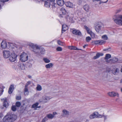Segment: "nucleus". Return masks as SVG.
Instances as JSON below:
<instances>
[{"mask_svg": "<svg viewBox=\"0 0 122 122\" xmlns=\"http://www.w3.org/2000/svg\"><path fill=\"white\" fill-rule=\"evenodd\" d=\"M29 45L33 49L32 51L35 54L41 55L44 54L45 53L44 49L41 46L33 43H30Z\"/></svg>", "mask_w": 122, "mask_h": 122, "instance_id": "obj_1", "label": "nucleus"}, {"mask_svg": "<svg viewBox=\"0 0 122 122\" xmlns=\"http://www.w3.org/2000/svg\"><path fill=\"white\" fill-rule=\"evenodd\" d=\"M16 119V115L8 113L3 118V121L4 122H13Z\"/></svg>", "mask_w": 122, "mask_h": 122, "instance_id": "obj_2", "label": "nucleus"}, {"mask_svg": "<svg viewBox=\"0 0 122 122\" xmlns=\"http://www.w3.org/2000/svg\"><path fill=\"white\" fill-rule=\"evenodd\" d=\"M117 18L118 19H114V21L117 24L122 25V15L115 14L113 16V19Z\"/></svg>", "mask_w": 122, "mask_h": 122, "instance_id": "obj_3", "label": "nucleus"}, {"mask_svg": "<svg viewBox=\"0 0 122 122\" xmlns=\"http://www.w3.org/2000/svg\"><path fill=\"white\" fill-rule=\"evenodd\" d=\"M61 11L63 14V15L60 14L59 16L60 17H65L67 19H69L70 20H72V18L69 17V16L66 12L64 8H61Z\"/></svg>", "mask_w": 122, "mask_h": 122, "instance_id": "obj_4", "label": "nucleus"}, {"mask_svg": "<svg viewBox=\"0 0 122 122\" xmlns=\"http://www.w3.org/2000/svg\"><path fill=\"white\" fill-rule=\"evenodd\" d=\"M102 115L100 114L97 112H95L90 115L89 118L91 119H92L95 118H101Z\"/></svg>", "mask_w": 122, "mask_h": 122, "instance_id": "obj_5", "label": "nucleus"}, {"mask_svg": "<svg viewBox=\"0 0 122 122\" xmlns=\"http://www.w3.org/2000/svg\"><path fill=\"white\" fill-rule=\"evenodd\" d=\"M20 60L22 62H25L27 61L28 59V56L25 53H22L20 56Z\"/></svg>", "mask_w": 122, "mask_h": 122, "instance_id": "obj_6", "label": "nucleus"}, {"mask_svg": "<svg viewBox=\"0 0 122 122\" xmlns=\"http://www.w3.org/2000/svg\"><path fill=\"white\" fill-rule=\"evenodd\" d=\"M104 40H100L94 41L92 42L93 44L95 45L99 44V45H101L104 44L106 42V40H107V39H104Z\"/></svg>", "mask_w": 122, "mask_h": 122, "instance_id": "obj_7", "label": "nucleus"}, {"mask_svg": "<svg viewBox=\"0 0 122 122\" xmlns=\"http://www.w3.org/2000/svg\"><path fill=\"white\" fill-rule=\"evenodd\" d=\"M17 55L14 53L11 54L9 57V59L10 61L12 62H14L16 60Z\"/></svg>", "mask_w": 122, "mask_h": 122, "instance_id": "obj_8", "label": "nucleus"}, {"mask_svg": "<svg viewBox=\"0 0 122 122\" xmlns=\"http://www.w3.org/2000/svg\"><path fill=\"white\" fill-rule=\"evenodd\" d=\"M31 84V82L30 81H28L26 83L24 89V93L25 95H28L29 92L28 89V86L29 85Z\"/></svg>", "mask_w": 122, "mask_h": 122, "instance_id": "obj_9", "label": "nucleus"}, {"mask_svg": "<svg viewBox=\"0 0 122 122\" xmlns=\"http://www.w3.org/2000/svg\"><path fill=\"white\" fill-rule=\"evenodd\" d=\"M71 30L74 34L80 36L82 35L81 32L79 30L74 29H71Z\"/></svg>", "mask_w": 122, "mask_h": 122, "instance_id": "obj_10", "label": "nucleus"}, {"mask_svg": "<svg viewBox=\"0 0 122 122\" xmlns=\"http://www.w3.org/2000/svg\"><path fill=\"white\" fill-rule=\"evenodd\" d=\"M3 54L4 57L6 58H8L11 55L10 52L9 51L4 50Z\"/></svg>", "mask_w": 122, "mask_h": 122, "instance_id": "obj_11", "label": "nucleus"}, {"mask_svg": "<svg viewBox=\"0 0 122 122\" xmlns=\"http://www.w3.org/2000/svg\"><path fill=\"white\" fill-rule=\"evenodd\" d=\"M2 102H3V106L6 108H7L9 105V104L7 101V99L5 98L1 99Z\"/></svg>", "mask_w": 122, "mask_h": 122, "instance_id": "obj_12", "label": "nucleus"}, {"mask_svg": "<svg viewBox=\"0 0 122 122\" xmlns=\"http://www.w3.org/2000/svg\"><path fill=\"white\" fill-rule=\"evenodd\" d=\"M107 94L109 96L111 97H114L116 96L118 97L119 96V94L118 93L113 92H108Z\"/></svg>", "mask_w": 122, "mask_h": 122, "instance_id": "obj_13", "label": "nucleus"}, {"mask_svg": "<svg viewBox=\"0 0 122 122\" xmlns=\"http://www.w3.org/2000/svg\"><path fill=\"white\" fill-rule=\"evenodd\" d=\"M63 116L68 117L69 115V112L66 109H63L62 111Z\"/></svg>", "mask_w": 122, "mask_h": 122, "instance_id": "obj_14", "label": "nucleus"}, {"mask_svg": "<svg viewBox=\"0 0 122 122\" xmlns=\"http://www.w3.org/2000/svg\"><path fill=\"white\" fill-rule=\"evenodd\" d=\"M65 4L66 6L70 8H73L74 7V5L73 3L69 1L66 2Z\"/></svg>", "mask_w": 122, "mask_h": 122, "instance_id": "obj_15", "label": "nucleus"}, {"mask_svg": "<svg viewBox=\"0 0 122 122\" xmlns=\"http://www.w3.org/2000/svg\"><path fill=\"white\" fill-rule=\"evenodd\" d=\"M112 73L114 75H117L119 72V70L118 69L115 68H113L112 71Z\"/></svg>", "mask_w": 122, "mask_h": 122, "instance_id": "obj_16", "label": "nucleus"}, {"mask_svg": "<svg viewBox=\"0 0 122 122\" xmlns=\"http://www.w3.org/2000/svg\"><path fill=\"white\" fill-rule=\"evenodd\" d=\"M68 29L67 26L66 24H64L62 25L61 32L62 33L67 30Z\"/></svg>", "mask_w": 122, "mask_h": 122, "instance_id": "obj_17", "label": "nucleus"}, {"mask_svg": "<svg viewBox=\"0 0 122 122\" xmlns=\"http://www.w3.org/2000/svg\"><path fill=\"white\" fill-rule=\"evenodd\" d=\"M103 55V54L102 53H97L96 55L93 57V59L94 60L96 59L99 58L100 56H102Z\"/></svg>", "mask_w": 122, "mask_h": 122, "instance_id": "obj_18", "label": "nucleus"}, {"mask_svg": "<svg viewBox=\"0 0 122 122\" xmlns=\"http://www.w3.org/2000/svg\"><path fill=\"white\" fill-rule=\"evenodd\" d=\"M1 48L3 49H5L7 46V44L5 41H3L1 44Z\"/></svg>", "mask_w": 122, "mask_h": 122, "instance_id": "obj_19", "label": "nucleus"}, {"mask_svg": "<svg viewBox=\"0 0 122 122\" xmlns=\"http://www.w3.org/2000/svg\"><path fill=\"white\" fill-rule=\"evenodd\" d=\"M56 2L58 5L61 6L63 5L64 3V0H56Z\"/></svg>", "mask_w": 122, "mask_h": 122, "instance_id": "obj_20", "label": "nucleus"}, {"mask_svg": "<svg viewBox=\"0 0 122 122\" xmlns=\"http://www.w3.org/2000/svg\"><path fill=\"white\" fill-rule=\"evenodd\" d=\"M14 89V86L13 85H11L9 88L8 92L9 94H11Z\"/></svg>", "mask_w": 122, "mask_h": 122, "instance_id": "obj_21", "label": "nucleus"}, {"mask_svg": "<svg viewBox=\"0 0 122 122\" xmlns=\"http://www.w3.org/2000/svg\"><path fill=\"white\" fill-rule=\"evenodd\" d=\"M84 29L86 30L87 33L89 34L92 31L91 29L86 25H85L84 26Z\"/></svg>", "mask_w": 122, "mask_h": 122, "instance_id": "obj_22", "label": "nucleus"}, {"mask_svg": "<svg viewBox=\"0 0 122 122\" xmlns=\"http://www.w3.org/2000/svg\"><path fill=\"white\" fill-rule=\"evenodd\" d=\"M101 27L102 26L101 25H97L96 26L95 28V29L96 31L97 32H98L101 30Z\"/></svg>", "mask_w": 122, "mask_h": 122, "instance_id": "obj_23", "label": "nucleus"}, {"mask_svg": "<svg viewBox=\"0 0 122 122\" xmlns=\"http://www.w3.org/2000/svg\"><path fill=\"white\" fill-rule=\"evenodd\" d=\"M53 66V64L52 63H50L46 65L45 67L47 69L50 68L52 67Z\"/></svg>", "mask_w": 122, "mask_h": 122, "instance_id": "obj_24", "label": "nucleus"}, {"mask_svg": "<svg viewBox=\"0 0 122 122\" xmlns=\"http://www.w3.org/2000/svg\"><path fill=\"white\" fill-rule=\"evenodd\" d=\"M83 8L84 10L87 12H88L90 9L89 5H84V6Z\"/></svg>", "mask_w": 122, "mask_h": 122, "instance_id": "obj_25", "label": "nucleus"}, {"mask_svg": "<svg viewBox=\"0 0 122 122\" xmlns=\"http://www.w3.org/2000/svg\"><path fill=\"white\" fill-rule=\"evenodd\" d=\"M8 0H3V1H0V9H1L4 5V2L8 1Z\"/></svg>", "mask_w": 122, "mask_h": 122, "instance_id": "obj_26", "label": "nucleus"}, {"mask_svg": "<svg viewBox=\"0 0 122 122\" xmlns=\"http://www.w3.org/2000/svg\"><path fill=\"white\" fill-rule=\"evenodd\" d=\"M38 104L39 103H35L32 105V107L33 108H35L34 109L35 110H36L37 108H39L41 107L40 106L39 107H37V106L38 105Z\"/></svg>", "mask_w": 122, "mask_h": 122, "instance_id": "obj_27", "label": "nucleus"}, {"mask_svg": "<svg viewBox=\"0 0 122 122\" xmlns=\"http://www.w3.org/2000/svg\"><path fill=\"white\" fill-rule=\"evenodd\" d=\"M46 116L48 118L51 119H53L54 117V116L51 114H48Z\"/></svg>", "mask_w": 122, "mask_h": 122, "instance_id": "obj_28", "label": "nucleus"}, {"mask_svg": "<svg viewBox=\"0 0 122 122\" xmlns=\"http://www.w3.org/2000/svg\"><path fill=\"white\" fill-rule=\"evenodd\" d=\"M45 6L47 7H49L50 5V3L49 2L46 1L45 2Z\"/></svg>", "mask_w": 122, "mask_h": 122, "instance_id": "obj_29", "label": "nucleus"}, {"mask_svg": "<svg viewBox=\"0 0 122 122\" xmlns=\"http://www.w3.org/2000/svg\"><path fill=\"white\" fill-rule=\"evenodd\" d=\"M43 60L44 62L46 63H48L50 62V60L46 58H44Z\"/></svg>", "mask_w": 122, "mask_h": 122, "instance_id": "obj_30", "label": "nucleus"}, {"mask_svg": "<svg viewBox=\"0 0 122 122\" xmlns=\"http://www.w3.org/2000/svg\"><path fill=\"white\" fill-rule=\"evenodd\" d=\"M36 90L38 91H40L42 89L41 86L39 85H37L36 88Z\"/></svg>", "mask_w": 122, "mask_h": 122, "instance_id": "obj_31", "label": "nucleus"}, {"mask_svg": "<svg viewBox=\"0 0 122 122\" xmlns=\"http://www.w3.org/2000/svg\"><path fill=\"white\" fill-rule=\"evenodd\" d=\"M111 57V56L110 54H107L106 55V56L105 58V59H108L110 58Z\"/></svg>", "mask_w": 122, "mask_h": 122, "instance_id": "obj_32", "label": "nucleus"}, {"mask_svg": "<svg viewBox=\"0 0 122 122\" xmlns=\"http://www.w3.org/2000/svg\"><path fill=\"white\" fill-rule=\"evenodd\" d=\"M89 34H90L91 36V37L92 38H93L95 37V35L92 31L90 32V33H89Z\"/></svg>", "mask_w": 122, "mask_h": 122, "instance_id": "obj_33", "label": "nucleus"}, {"mask_svg": "<svg viewBox=\"0 0 122 122\" xmlns=\"http://www.w3.org/2000/svg\"><path fill=\"white\" fill-rule=\"evenodd\" d=\"M57 43L58 44L61 46H64V42H62L61 41L59 40L57 41Z\"/></svg>", "mask_w": 122, "mask_h": 122, "instance_id": "obj_34", "label": "nucleus"}, {"mask_svg": "<svg viewBox=\"0 0 122 122\" xmlns=\"http://www.w3.org/2000/svg\"><path fill=\"white\" fill-rule=\"evenodd\" d=\"M54 1H51V2H50V5H52V7L55 6V5L56 4Z\"/></svg>", "mask_w": 122, "mask_h": 122, "instance_id": "obj_35", "label": "nucleus"}, {"mask_svg": "<svg viewBox=\"0 0 122 122\" xmlns=\"http://www.w3.org/2000/svg\"><path fill=\"white\" fill-rule=\"evenodd\" d=\"M15 105L16 107H19L21 105V103L20 102H16Z\"/></svg>", "mask_w": 122, "mask_h": 122, "instance_id": "obj_36", "label": "nucleus"}, {"mask_svg": "<svg viewBox=\"0 0 122 122\" xmlns=\"http://www.w3.org/2000/svg\"><path fill=\"white\" fill-rule=\"evenodd\" d=\"M48 120V118L46 116L43 119L41 122H45Z\"/></svg>", "mask_w": 122, "mask_h": 122, "instance_id": "obj_37", "label": "nucleus"}, {"mask_svg": "<svg viewBox=\"0 0 122 122\" xmlns=\"http://www.w3.org/2000/svg\"><path fill=\"white\" fill-rule=\"evenodd\" d=\"M11 109L13 111H15L16 110V107L15 106H12L11 107Z\"/></svg>", "mask_w": 122, "mask_h": 122, "instance_id": "obj_38", "label": "nucleus"}, {"mask_svg": "<svg viewBox=\"0 0 122 122\" xmlns=\"http://www.w3.org/2000/svg\"><path fill=\"white\" fill-rule=\"evenodd\" d=\"M56 50L58 51H61L62 50V48L60 47H58L56 48Z\"/></svg>", "mask_w": 122, "mask_h": 122, "instance_id": "obj_39", "label": "nucleus"}, {"mask_svg": "<svg viewBox=\"0 0 122 122\" xmlns=\"http://www.w3.org/2000/svg\"><path fill=\"white\" fill-rule=\"evenodd\" d=\"M109 37L108 35H103L102 36V38H108Z\"/></svg>", "mask_w": 122, "mask_h": 122, "instance_id": "obj_40", "label": "nucleus"}, {"mask_svg": "<svg viewBox=\"0 0 122 122\" xmlns=\"http://www.w3.org/2000/svg\"><path fill=\"white\" fill-rule=\"evenodd\" d=\"M3 91V89L2 88L0 87V96L2 94Z\"/></svg>", "mask_w": 122, "mask_h": 122, "instance_id": "obj_41", "label": "nucleus"}, {"mask_svg": "<svg viewBox=\"0 0 122 122\" xmlns=\"http://www.w3.org/2000/svg\"><path fill=\"white\" fill-rule=\"evenodd\" d=\"M16 99L18 100H19L21 99V97L20 96H17L16 97Z\"/></svg>", "mask_w": 122, "mask_h": 122, "instance_id": "obj_42", "label": "nucleus"}, {"mask_svg": "<svg viewBox=\"0 0 122 122\" xmlns=\"http://www.w3.org/2000/svg\"><path fill=\"white\" fill-rule=\"evenodd\" d=\"M76 47L75 46H72L71 47V50H75V49H76Z\"/></svg>", "mask_w": 122, "mask_h": 122, "instance_id": "obj_43", "label": "nucleus"}, {"mask_svg": "<svg viewBox=\"0 0 122 122\" xmlns=\"http://www.w3.org/2000/svg\"><path fill=\"white\" fill-rule=\"evenodd\" d=\"M118 59L116 58H114L113 59V61H114L115 62H116L118 61Z\"/></svg>", "mask_w": 122, "mask_h": 122, "instance_id": "obj_44", "label": "nucleus"}, {"mask_svg": "<svg viewBox=\"0 0 122 122\" xmlns=\"http://www.w3.org/2000/svg\"><path fill=\"white\" fill-rule=\"evenodd\" d=\"M108 0H107L105 2H103L102 1H100L99 3L100 4H101L102 3H106L108 1Z\"/></svg>", "mask_w": 122, "mask_h": 122, "instance_id": "obj_45", "label": "nucleus"}, {"mask_svg": "<svg viewBox=\"0 0 122 122\" xmlns=\"http://www.w3.org/2000/svg\"><path fill=\"white\" fill-rule=\"evenodd\" d=\"M51 98H50L49 97H46L45 99L46 100H49Z\"/></svg>", "mask_w": 122, "mask_h": 122, "instance_id": "obj_46", "label": "nucleus"}, {"mask_svg": "<svg viewBox=\"0 0 122 122\" xmlns=\"http://www.w3.org/2000/svg\"><path fill=\"white\" fill-rule=\"evenodd\" d=\"M91 39H86V41L87 42H89L91 40Z\"/></svg>", "mask_w": 122, "mask_h": 122, "instance_id": "obj_47", "label": "nucleus"}, {"mask_svg": "<svg viewBox=\"0 0 122 122\" xmlns=\"http://www.w3.org/2000/svg\"><path fill=\"white\" fill-rule=\"evenodd\" d=\"M57 114V113L56 112H53V114H52L53 115H54L55 116V115Z\"/></svg>", "mask_w": 122, "mask_h": 122, "instance_id": "obj_48", "label": "nucleus"}, {"mask_svg": "<svg viewBox=\"0 0 122 122\" xmlns=\"http://www.w3.org/2000/svg\"><path fill=\"white\" fill-rule=\"evenodd\" d=\"M120 11L119 10H117V11H116V12H115V13L116 14H117V13H118Z\"/></svg>", "mask_w": 122, "mask_h": 122, "instance_id": "obj_49", "label": "nucleus"}, {"mask_svg": "<svg viewBox=\"0 0 122 122\" xmlns=\"http://www.w3.org/2000/svg\"><path fill=\"white\" fill-rule=\"evenodd\" d=\"M87 45L86 44H85L83 46V48H85L86 46H87Z\"/></svg>", "mask_w": 122, "mask_h": 122, "instance_id": "obj_50", "label": "nucleus"}, {"mask_svg": "<svg viewBox=\"0 0 122 122\" xmlns=\"http://www.w3.org/2000/svg\"><path fill=\"white\" fill-rule=\"evenodd\" d=\"M28 77L29 78H30L31 77V76L30 75H29L28 76Z\"/></svg>", "mask_w": 122, "mask_h": 122, "instance_id": "obj_51", "label": "nucleus"}, {"mask_svg": "<svg viewBox=\"0 0 122 122\" xmlns=\"http://www.w3.org/2000/svg\"><path fill=\"white\" fill-rule=\"evenodd\" d=\"M100 0H93V2H94V1H100Z\"/></svg>", "mask_w": 122, "mask_h": 122, "instance_id": "obj_52", "label": "nucleus"}, {"mask_svg": "<svg viewBox=\"0 0 122 122\" xmlns=\"http://www.w3.org/2000/svg\"><path fill=\"white\" fill-rule=\"evenodd\" d=\"M76 49H75V50H81V49H78L76 47Z\"/></svg>", "mask_w": 122, "mask_h": 122, "instance_id": "obj_53", "label": "nucleus"}, {"mask_svg": "<svg viewBox=\"0 0 122 122\" xmlns=\"http://www.w3.org/2000/svg\"><path fill=\"white\" fill-rule=\"evenodd\" d=\"M71 47L70 46H69L68 47V48L69 49H71Z\"/></svg>", "mask_w": 122, "mask_h": 122, "instance_id": "obj_54", "label": "nucleus"}, {"mask_svg": "<svg viewBox=\"0 0 122 122\" xmlns=\"http://www.w3.org/2000/svg\"><path fill=\"white\" fill-rule=\"evenodd\" d=\"M86 38H91L89 36H88V37H86Z\"/></svg>", "mask_w": 122, "mask_h": 122, "instance_id": "obj_55", "label": "nucleus"}, {"mask_svg": "<svg viewBox=\"0 0 122 122\" xmlns=\"http://www.w3.org/2000/svg\"><path fill=\"white\" fill-rule=\"evenodd\" d=\"M107 50V49H104L103 50V51H106Z\"/></svg>", "mask_w": 122, "mask_h": 122, "instance_id": "obj_56", "label": "nucleus"}, {"mask_svg": "<svg viewBox=\"0 0 122 122\" xmlns=\"http://www.w3.org/2000/svg\"><path fill=\"white\" fill-rule=\"evenodd\" d=\"M121 72H122V68H121Z\"/></svg>", "mask_w": 122, "mask_h": 122, "instance_id": "obj_57", "label": "nucleus"}, {"mask_svg": "<svg viewBox=\"0 0 122 122\" xmlns=\"http://www.w3.org/2000/svg\"><path fill=\"white\" fill-rule=\"evenodd\" d=\"M13 44L12 43H11V44H10V46H11V45H12Z\"/></svg>", "mask_w": 122, "mask_h": 122, "instance_id": "obj_58", "label": "nucleus"}, {"mask_svg": "<svg viewBox=\"0 0 122 122\" xmlns=\"http://www.w3.org/2000/svg\"><path fill=\"white\" fill-rule=\"evenodd\" d=\"M106 118H107L106 117V116L105 117H104V118L105 119Z\"/></svg>", "mask_w": 122, "mask_h": 122, "instance_id": "obj_59", "label": "nucleus"}, {"mask_svg": "<svg viewBox=\"0 0 122 122\" xmlns=\"http://www.w3.org/2000/svg\"><path fill=\"white\" fill-rule=\"evenodd\" d=\"M22 66L23 67V66H20V68H21V67H22Z\"/></svg>", "mask_w": 122, "mask_h": 122, "instance_id": "obj_60", "label": "nucleus"}, {"mask_svg": "<svg viewBox=\"0 0 122 122\" xmlns=\"http://www.w3.org/2000/svg\"><path fill=\"white\" fill-rule=\"evenodd\" d=\"M121 91L122 92V88L121 89Z\"/></svg>", "mask_w": 122, "mask_h": 122, "instance_id": "obj_61", "label": "nucleus"}, {"mask_svg": "<svg viewBox=\"0 0 122 122\" xmlns=\"http://www.w3.org/2000/svg\"><path fill=\"white\" fill-rule=\"evenodd\" d=\"M121 82L122 83V79L121 80Z\"/></svg>", "mask_w": 122, "mask_h": 122, "instance_id": "obj_62", "label": "nucleus"}, {"mask_svg": "<svg viewBox=\"0 0 122 122\" xmlns=\"http://www.w3.org/2000/svg\"><path fill=\"white\" fill-rule=\"evenodd\" d=\"M50 1H55V0H50Z\"/></svg>", "mask_w": 122, "mask_h": 122, "instance_id": "obj_63", "label": "nucleus"}, {"mask_svg": "<svg viewBox=\"0 0 122 122\" xmlns=\"http://www.w3.org/2000/svg\"><path fill=\"white\" fill-rule=\"evenodd\" d=\"M1 108L2 109H3V107H1Z\"/></svg>", "mask_w": 122, "mask_h": 122, "instance_id": "obj_64", "label": "nucleus"}]
</instances>
